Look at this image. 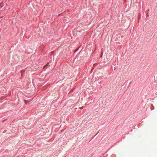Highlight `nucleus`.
I'll return each mask as SVG.
<instances>
[{
  "instance_id": "1",
  "label": "nucleus",
  "mask_w": 157,
  "mask_h": 157,
  "mask_svg": "<svg viewBox=\"0 0 157 157\" xmlns=\"http://www.w3.org/2000/svg\"><path fill=\"white\" fill-rule=\"evenodd\" d=\"M3 6V3H0V8H1Z\"/></svg>"
},
{
  "instance_id": "2",
  "label": "nucleus",
  "mask_w": 157,
  "mask_h": 157,
  "mask_svg": "<svg viewBox=\"0 0 157 157\" xmlns=\"http://www.w3.org/2000/svg\"><path fill=\"white\" fill-rule=\"evenodd\" d=\"M83 107H81V108H80V109H83Z\"/></svg>"
}]
</instances>
